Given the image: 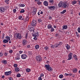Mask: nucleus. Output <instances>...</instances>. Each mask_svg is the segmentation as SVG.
Wrapping results in <instances>:
<instances>
[{
    "instance_id": "nucleus-47",
    "label": "nucleus",
    "mask_w": 80,
    "mask_h": 80,
    "mask_svg": "<svg viewBox=\"0 0 80 80\" xmlns=\"http://www.w3.org/2000/svg\"><path fill=\"white\" fill-rule=\"evenodd\" d=\"M18 66V65L17 64H15L14 65V67H16L17 68V67Z\"/></svg>"
},
{
    "instance_id": "nucleus-62",
    "label": "nucleus",
    "mask_w": 80,
    "mask_h": 80,
    "mask_svg": "<svg viewBox=\"0 0 80 80\" xmlns=\"http://www.w3.org/2000/svg\"><path fill=\"white\" fill-rule=\"evenodd\" d=\"M55 36H56V37H58V33H56V34H55Z\"/></svg>"
},
{
    "instance_id": "nucleus-1",
    "label": "nucleus",
    "mask_w": 80,
    "mask_h": 80,
    "mask_svg": "<svg viewBox=\"0 0 80 80\" xmlns=\"http://www.w3.org/2000/svg\"><path fill=\"white\" fill-rule=\"evenodd\" d=\"M45 67L46 68V70H48L49 72H52V71L53 70L52 68H51V67H50V66L49 65L46 64L45 65Z\"/></svg>"
},
{
    "instance_id": "nucleus-33",
    "label": "nucleus",
    "mask_w": 80,
    "mask_h": 80,
    "mask_svg": "<svg viewBox=\"0 0 80 80\" xmlns=\"http://www.w3.org/2000/svg\"><path fill=\"white\" fill-rule=\"evenodd\" d=\"M59 77L60 78H62L63 77V75L62 74H61L59 75Z\"/></svg>"
},
{
    "instance_id": "nucleus-13",
    "label": "nucleus",
    "mask_w": 80,
    "mask_h": 80,
    "mask_svg": "<svg viewBox=\"0 0 80 80\" xmlns=\"http://www.w3.org/2000/svg\"><path fill=\"white\" fill-rule=\"evenodd\" d=\"M0 10L1 11L0 12H1V13L4 12H5V8L3 7L0 8Z\"/></svg>"
},
{
    "instance_id": "nucleus-3",
    "label": "nucleus",
    "mask_w": 80,
    "mask_h": 80,
    "mask_svg": "<svg viewBox=\"0 0 80 80\" xmlns=\"http://www.w3.org/2000/svg\"><path fill=\"white\" fill-rule=\"evenodd\" d=\"M15 34H15L14 35V37H15V38L16 37L17 38H18L19 39L22 38V36H21V33H18L17 35Z\"/></svg>"
},
{
    "instance_id": "nucleus-22",
    "label": "nucleus",
    "mask_w": 80,
    "mask_h": 80,
    "mask_svg": "<svg viewBox=\"0 0 80 80\" xmlns=\"http://www.w3.org/2000/svg\"><path fill=\"white\" fill-rule=\"evenodd\" d=\"M3 42L4 43H8V41L6 39H4L3 40Z\"/></svg>"
},
{
    "instance_id": "nucleus-28",
    "label": "nucleus",
    "mask_w": 80,
    "mask_h": 80,
    "mask_svg": "<svg viewBox=\"0 0 80 80\" xmlns=\"http://www.w3.org/2000/svg\"><path fill=\"white\" fill-rule=\"evenodd\" d=\"M66 12H67V10H63L62 12H61L60 13H61V14H64V13H65Z\"/></svg>"
},
{
    "instance_id": "nucleus-37",
    "label": "nucleus",
    "mask_w": 80,
    "mask_h": 80,
    "mask_svg": "<svg viewBox=\"0 0 80 80\" xmlns=\"http://www.w3.org/2000/svg\"><path fill=\"white\" fill-rule=\"evenodd\" d=\"M44 49L46 51L48 50V47L47 46H46L44 48Z\"/></svg>"
},
{
    "instance_id": "nucleus-19",
    "label": "nucleus",
    "mask_w": 80,
    "mask_h": 80,
    "mask_svg": "<svg viewBox=\"0 0 80 80\" xmlns=\"http://www.w3.org/2000/svg\"><path fill=\"white\" fill-rule=\"evenodd\" d=\"M22 43L23 45H25L27 43V40H24L22 41Z\"/></svg>"
},
{
    "instance_id": "nucleus-18",
    "label": "nucleus",
    "mask_w": 80,
    "mask_h": 80,
    "mask_svg": "<svg viewBox=\"0 0 80 80\" xmlns=\"http://www.w3.org/2000/svg\"><path fill=\"white\" fill-rule=\"evenodd\" d=\"M73 58H74V59L75 60H76V61L78 60V58H77L76 55H73Z\"/></svg>"
},
{
    "instance_id": "nucleus-17",
    "label": "nucleus",
    "mask_w": 80,
    "mask_h": 80,
    "mask_svg": "<svg viewBox=\"0 0 80 80\" xmlns=\"http://www.w3.org/2000/svg\"><path fill=\"white\" fill-rule=\"evenodd\" d=\"M52 28V26L51 25V24H49L48 25V29H50V28Z\"/></svg>"
},
{
    "instance_id": "nucleus-29",
    "label": "nucleus",
    "mask_w": 80,
    "mask_h": 80,
    "mask_svg": "<svg viewBox=\"0 0 80 80\" xmlns=\"http://www.w3.org/2000/svg\"><path fill=\"white\" fill-rule=\"evenodd\" d=\"M77 3V2L75 0H74L72 2V5H74V4Z\"/></svg>"
},
{
    "instance_id": "nucleus-64",
    "label": "nucleus",
    "mask_w": 80,
    "mask_h": 80,
    "mask_svg": "<svg viewBox=\"0 0 80 80\" xmlns=\"http://www.w3.org/2000/svg\"><path fill=\"white\" fill-rule=\"evenodd\" d=\"M51 47L52 48H54V46L53 45H51Z\"/></svg>"
},
{
    "instance_id": "nucleus-15",
    "label": "nucleus",
    "mask_w": 80,
    "mask_h": 80,
    "mask_svg": "<svg viewBox=\"0 0 80 80\" xmlns=\"http://www.w3.org/2000/svg\"><path fill=\"white\" fill-rule=\"evenodd\" d=\"M62 30H63L67 29V28H68L67 25L64 26H62Z\"/></svg>"
},
{
    "instance_id": "nucleus-10",
    "label": "nucleus",
    "mask_w": 80,
    "mask_h": 80,
    "mask_svg": "<svg viewBox=\"0 0 80 80\" xmlns=\"http://www.w3.org/2000/svg\"><path fill=\"white\" fill-rule=\"evenodd\" d=\"M38 32H35L34 34L32 35L33 37H38L39 36V34H38Z\"/></svg>"
},
{
    "instance_id": "nucleus-53",
    "label": "nucleus",
    "mask_w": 80,
    "mask_h": 80,
    "mask_svg": "<svg viewBox=\"0 0 80 80\" xmlns=\"http://www.w3.org/2000/svg\"><path fill=\"white\" fill-rule=\"evenodd\" d=\"M66 34H67V35H69V34H70V32H67L66 33Z\"/></svg>"
},
{
    "instance_id": "nucleus-55",
    "label": "nucleus",
    "mask_w": 80,
    "mask_h": 80,
    "mask_svg": "<svg viewBox=\"0 0 80 80\" xmlns=\"http://www.w3.org/2000/svg\"><path fill=\"white\" fill-rule=\"evenodd\" d=\"M8 54V53L7 52L4 53V55L5 56H7V55Z\"/></svg>"
},
{
    "instance_id": "nucleus-26",
    "label": "nucleus",
    "mask_w": 80,
    "mask_h": 80,
    "mask_svg": "<svg viewBox=\"0 0 80 80\" xmlns=\"http://www.w3.org/2000/svg\"><path fill=\"white\" fill-rule=\"evenodd\" d=\"M39 45H37L35 46V48H36L37 50H38V48H39Z\"/></svg>"
},
{
    "instance_id": "nucleus-36",
    "label": "nucleus",
    "mask_w": 80,
    "mask_h": 80,
    "mask_svg": "<svg viewBox=\"0 0 80 80\" xmlns=\"http://www.w3.org/2000/svg\"><path fill=\"white\" fill-rule=\"evenodd\" d=\"M26 71L27 72H30V71H31V70L30 69H27Z\"/></svg>"
},
{
    "instance_id": "nucleus-54",
    "label": "nucleus",
    "mask_w": 80,
    "mask_h": 80,
    "mask_svg": "<svg viewBox=\"0 0 80 80\" xmlns=\"http://www.w3.org/2000/svg\"><path fill=\"white\" fill-rule=\"evenodd\" d=\"M50 3H53V0H50Z\"/></svg>"
},
{
    "instance_id": "nucleus-20",
    "label": "nucleus",
    "mask_w": 80,
    "mask_h": 80,
    "mask_svg": "<svg viewBox=\"0 0 80 80\" xmlns=\"http://www.w3.org/2000/svg\"><path fill=\"white\" fill-rule=\"evenodd\" d=\"M6 40H8V42L9 41V40H10V38L9 36H6Z\"/></svg>"
},
{
    "instance_id": "nucleus-45",
    "label": "nucleus",
    "mask_w": 80,
    "mask_h": 80,
    "mask_svg": "<svg viewBox=\"0 0 80 80\" xmlns=\"http://www.w3.org/2000/svg\"><path fill=\"white\" fill-rule=\"evenodd\" d=\"M13 12H14V13H15L16 12H17V10H16V9H13Z\"/></svg>"
},
{
    "instance_id": "nucleus-31",
    "label": "nucleus",
    "mask_w": 80,
    "mask_h": 80,
    "mask_svg": "<svg viewBox=\"0 0 80 80\" xmlns=\"http://www.w3.org/2000/svg\"><path fill=\"white\" fill-rule=\"evenodd\" d=\"M73 72H74V73H75V72H77V69L75 68V69H73Z\"/></svg>"
},
{
    "instance_id": "nucleus-32",
    "label": "nucleus",
    "mask_w": 80,
    "mask_h": 80,
    "mask_svg": "<svg viewBox=\"0 0 80 80\" xmlns=\"http://www.w3.org/2000/svg\"><path fill=\"white\" fill-rule=\"evenodd\" d=\"M9 1H10V0H5V2L7 4H9V2H8Z\"/></svg>"
},
{
    "instance_id": "nucleus-61",
    "label": "nucleus",
    "mask_w": 80,
    "mask_h": 80,
    "mask_svg": "<svg viewBox=\"0 0 80 80\" xmlns=\"http://www.w3.org/2000/svg\"><path fill=\"white\" fill-rule=\"evenodd\" d=\"M19 53H20V54H21V53H23V51H19Z\"/></svg>"
},
{
    "instance_id": "nucleus-60",
    "label": "nucleus",
    "mask_w": 80,
    "mask_h": 80,
    "mask_svg": "<svg viewBox=\"0 0 80 80\" xmlns=\"http://www.w3.org/2000/svg\"><path fill=\"white\" fill-rule=\"evenodd\" d=\"M9 80H13V78H9Z\"/></svg>"
},
{
    "instance_id": "nucleus-52",
    "label": "nucleus",
    "mask_w": 80,
    "mask_h": 80,
    "mask_svg": "<svg viewBox=\"0 0 80 80\" xmlns=\"http://www.w3.org/2000/svg\"><path fill=\"white\" fill-rule=\"evenodd\" d=\"M3 56V53L2 52H0V57H2Z\"/></svg>"
},
{
    "instance_id": "nucleus-41",
    "label": "nucleus",
    "mask_w": 80,
    "mask_h": 80,
    "mask_svg": "<svg viewBox=\"0 0 80 80\" xmlns=\"http://www.w3.org/2000/svg\"><path fill=\"white\" fill-rule=\"evenodd\" d=\"M17 77H21V75L20 74H18L17 75Z\"/></svg>"
},
{
    "instance_id": "nucleus-56",
    "label": "nucleus",
    "mask_w": 80,
    "mask_h": 80,
    "mask_svg": "<svg viewBox=\"0 0 80 80\" xmlns=\"http://www.w3.org/2000/svg\"><path fill=\"white\" fill-rule=\"evenodd\" d=\"M22 16H20L18 18L19 19V20H21V19H22Z\"/></svg>"
},
{
    "instance_id": "nucleus-14",
    "label": "nucleus",
    "mask_w": 80,
    "mask_h": 80,
    "mask_svg": "<svg viewBox=\"0 0 80 80\" xmlns=\"http://www.w3.org/2000/svg\"><path fill=\"white\" fill-rule=\"evenodd\" d=\"M12 73V71H9V72H6L5 73V74H6V75H9L10 74V73Z\"/></svg>"
},
{
    "instance_id": "nucleus-59",
    "label": "nucleus",
    "mask_w": 80,
    "mask_h": 80,
    "mask_svg": "<svg viewBox=\"0 0 80 80\" xmlns=\"http://www.w3.org/2000/svg\"><path fill=\"white\" fill-rule=\"evenodd\" d=\"M52 17L49 16V20H51L52 19Z\"/></svg>"
},
{
    "instance_id": "nucleus-50",
    "label": "nucleus",
    "mask_w": 80,
    "mask_h": 80,
    "mask_svg": "<svg viewBox=\"0 0 80 80\" xmlns=\"http://www.w3.org/2000/svg\"><path fill=\"white\" fill-rule=\"evenodd\" d=\"M9 52L10 53H12V52H13V51L12 50H10L9 51Z\"/></svg>"
},
{
    "instance_id": "nucleus-38",
    "label": "nucleus",
    "mask_w": 80,
    "mask_h": 80,
    "mask_svg": "<svg viewBox=\"0 0 80 80\" xmlns=\"http://www.w3.org/2000/svg\"><path fill=\"white\" fill-rule=\"evenodd\" d=\"M7 61L6 60H4L3 62V63H4V64H7Z\"/></svg>"
},
{
    "instance_id": "nucleus-12",
    "label": "nucleus",
    "mask_w": 80,
    "mask_h": 80,
    "mask_svg": "<svg viewBox=\"0 0 80 80\" xmlns=\"http://www.w3.org/2000/svg\"><path fill=\"white\" fill-rule=\"evenodd\" d=\"M63 2L60 1L58 4V7H62V6L63 5Z\"/></svg>"
},
{
    "instance_id": "nucleus-16",
    "label": "nucleus",
    "mask_w": 80,
    "mask_h": 80,
    "mask_svg": "<svg viewBox=\"0 0 80 80\" xmlns=\"http://www.w3.org/2000/svg\"><path fill=\"white\" fill-rule=\"evenodd\" d=\"M43 4L44 5H45V6H47L48 5V2H47V1H44L43 2Z\"/></svg>"
},
{
    "instance_id": "nucleus-48",
    "label": "nucleus",
    "mask_w": 80,
    "mask_h": 80,
    "mask_svg": "<svg viewBox=\"0 0 80 80\" xmlns=\"http://www.w3.org/2000/svg\"><path fill=\"white\" fill-rule=\"evenodd\" d=\"M28 53L29 55H32V52H30L28 51Z\"/></svg>"
},
{
    "instance_id": "nucleus-2",
    "label": "nucleus",
    "mask_w": 80,
    "mask_h": 80,
    "mask_svg": "<svg viewBox=\"0 0 80 80\" xmlns=\"http://www.w3.org/2000/svg\"><path fill=\"white\" fill-rule=\"evenodd\" d=\"M28 30L31 32V33H33L34 32L35 29L33 27H31V25H30L28 26Z\"/></svg>"
},
{
    "instance_id": "nucleus-11",
    "label": "nucleus",
    "mask_w": 80,
    "mask_h": 80,
    "mask_svg": "<svg viewBox=\"0 0 80 80\" xmlns=\"http://www.w3.org/2000/svg\"><path fill=\"white\" fill-rule=\"evenodd\" d=\"M21 57L22 59H26L27 57V56L26 54H22V55Z\"/></svg>"
},
{
    "instance_id": "nucleus-42",
    "label": "nucleus",
    "mask_w": 80,
    "mask_h": 80,
    "mask_svg": "<svg viewBox=\"0 0 80 80\" xmlns=\"http://www.w3.org/2000/svg\"><path fill=\"white\" fill-rule=\"evenodd\" d=\"M37 4H38V5H41V4H42V2H38Z\"/></svg>"
},
{
    "instance_id": "nucleus-27",
    "label": "nucleus",
    "mask_w": 80,
    "mask_h": 80,
    "mask_svg": "<svg viewBox=\"0 0 80 80\" xmlns=\"http://www.w3.org/2000/svg\"><path fill=\"white\" fill-rule=\"evenodd\" d=\"M25 21H28L29 20V18H28V16H27L25 18Z\"/></svg>"
},
{
    "instance_id": "nucleus-34",
    "label": "nucleus",
    "mask_w": 80,
    "mask_h": 80,
    "mask_svg": "<svg viewBox=\"0 0 80 80\" xmlns=\"http://www.w3.org/2000/svg\"><path fill=\"white\" fill-rule=\"evenodd\" d=\"M76 36L78 37V38H79L80 37V35H79V34H78V32H76Z\"/></svg>"
},
{
    "instance_id": "nucleus-8",
    "label": "nucleus",
    "mask_w": 80,
    "mask_h": 80,
    "mask_svg": "<svg viewBox=\"0 0 80 80\" xmlns=\"http://www.w3.org/2000/svg\"><path fill=\"white\" fill-rule=\"evenodd\" d=\"M36 59L37 61H39V62H41V61H42V58L40 56H37L36 57Z\"/></svg>"
},
{
    "instance_id": "nucleus-43",
    "label": "nucleus",
    "mask_w": 80,
    "mask_h": 80,
    "mask_svg": "<svg viewBox=\"0 0 80 80\" xmlns=\"http://www.w3.org/2000/svg\"><path fill=\"white\" fill-rule=\"evenodd\" d=\"M4 37H5V34L3 33L2 34V38H4Z\"/></svg>"
},
{
    "instance_id": "nucleus-21",
    "label": "nucleus",
    "mask_w": 80,
    "mask_h": 80,
    "mask_svg": "<svg viewBox=\"0 0 80 80\" xmlns=\"http://www.w3.org/2000/svg\"><path fill=\"white\" fill-rule=\"evenodd\" d=\"M15 71L17 72H18L20 71V69L18 67H16L15 68Z\"/></svg>"
},
{
    "instance_id": "nucleus-24",
    "label": "nucleus",
    "mask_w": 80,
    "mask_h": 80,
    "mask_svg": "<svg viewBox=\"0 0 80 80\" xmlns=\"http://www.w3.org/2000/svg\"><path fill=\"white\" fill-rule=\"evenodd\" d=\"M17 57H18L17 58V60H20V54H17Z\"/></svg>"
},
{
    "instance_id": "nucleus-5",
    "label": "nucleus",
    "mask_w": 80,
    "mask_h": 80,
    "mask_svg": "<svg viewBox=\"0 0 80 80\" xmlns=\"http://www.w3.org/2000/svg\"><path fill=\"white\" fill-rule=\"evenodd\" d=\"M72 55H73V54L72 52H70L69 54L68 55V60H70L72 58Z\"/></svg>"
},
{
    "instance_id": "nucleus-23",
    "label": "nucleus",
    "mask_w": 80,
    "mask_h": 80,
    "mask_svg": "<svg viewBox=\"0 0 80 80\" xmlns=\"http://www.w3.org/2000/svg\"><path fill=\"white\" fill-rule=\"evenodd\" d=\"M66 48L67 50H68L69 48H70V46L69 45H68V44H67Z\"/></svg>"
},
{
    "instance_id": "nucleus-35",
    "label": "nucleus",
    "mask_w": 80,
    "mask_h": 80,
    "mask_svg": "<svg viewBox=\"0 0 80 80\" xmlns=\"http://www.w3.org/2000/svg\"><path fill=\"white\" fill-rule=\"evenodd\" d=\"M58 45H58V44H55L54 45V47L56 48H57V47H58Z\"/></svg>"
},
{
    "instance_id": "nucleus-49",
    "label": "nucleus",
    "mask_w": 80,
    "mask_h": 80,
    "mask_svg": "<svg viewBox=\"0 0 80 80\" xmlns=\"http://www.w3.org/2000/svg\"><path fill=\"white\" fill-rule=\"evenodd\" d=\"M38 80H42V79L41 77H39L38 78Z\"/></svg>"
},
{
    "instance_id": "nucleus-57",
    "label": "nucleus",
    "mask_w": 80,
    "mask_h": 80,
    "mask_svg": "<svg viewBox=\"0 0 80 80\" xmlns=\"http://www.w3.org/2000/svg\"><path fill=\"white\" fill-rule=\"evenodd\" d=\"M33 39L34 40H37V38L36 37L34 38Z\"/></svg>"
},
{
    "instance_id": "nucleus-58",
    "label": "nucleus",
    "mask_w": 80,
    "mask_h": 80,
    "mask_svg": "<svg viewBox=\"0 0 80 80\" xmlns=\"http://www.w3.org/2000/svg\"><path fill=\"white\" fill-rule=\"evenodd\" d=\"M65 75H66V76H69V74H67V73H65Z\"/></svg>"
},
{
    "instance_id": "nucleus-6",
    "label": "nucleus",
    "mask_w": 80,
    "mask_h": 80,
    "mask_svg": "<svg viewBox=\"0 0 80 80\" xmlns=\"http://www.w3.org/2000/svg\"><path fill=\"white\" fill-rule=\"evenodd\" d=\"M37 8H33V11L32 12V15H34L36 14L37 12Z\"/></svg>"
},
{
    "instance_id": "nucleus-30",
    "label": "nucleus",
    "mask_w": 80,
    "mask_h": 80,
    "mask_svg": "<svg viewBox=\"0 0 80 80\" xmlns=\"http://www.w3.org/2000/svg\"><path fill=\"white\" fill-rule=\"evenodd\" d=\"M38 22L39 23H42V20L40 18H39L38 19Z\"/></svg>"
},
{
    "instance_id": "nucleus-51",
    "label": "nucleus",
    "mask_w": 80,
    "mask_h": 80,
    "mask_svg": "<svg viewBox=\"0 0 80 80\" xmlns=\"http://www.w3.org/2000/svg\"><path fill=\"white\" fill-rule=\"evenodd\" d=\"M58 44L59 45H62V42H60L59 44L58 43Z\"/></svg>"
},
{
    "instance_id": "nucleus-63",
    "label": "nucleus",
    "mask_w": 80,
    "mask_h": 80,
    "mask_svg": "<svg viewBox=\"0 0 80 80\" xmlns=\"http://www.w3.org/2000/svg\"><path fill=\"white\" fill-rule=\"evenodd\" d=\"M2 78H5V76L4 75H3L2 76Z\"/></svg>"
},
{
    "instance_id": "nucleus-44",
    "label": "nucleus",
    "mask_w": 80,
    "mask_h": 80,
    "mask_svg": "<svg viewBox=\"0 0 80 80\" xmlns=\"http://www.w3.org/2000/svg\"><path fill=\"white\" fill-rule=\"evenodd\" d=\"M78 32L79 33H80V27L78 28Z\"/></svg>"
},
{
    "instance_id": "nucleus-25",
    "label": "nucleus",
    "mask_w": 80,
    "mask_h": 80,
    "mask_svg": "<svg viewBox=\"0 0 80 80\" xmlns=\"http://www.w3.org/2000/svg\"><path fill=\"white\" fill-rule=\"evenodd\" d=\"M19 7H25V5L20 4L19 5Z\"/></svg>"
},
{
    "instance_id": "nucleus-7",
    "label": "nucleus",
    "mask_w": 80,
    "mask_h": 80,
    "mask_svg": "<svg viewBox=\"0 0 80 80\" xmlns=\"http://www.w3.org/2000/svg\"><path fill=\"white\" fill-rule=\"evenodd\" d=\"M48 9H50V10H52L53 11L55 9V7L54 6H51L48 7Z\"/></svg>"
},
{
    "instance_id": "nucleus-39",
    "label": "nucleus",
    "mask_w": 80,
    "mask_h": 80,
    "mask_svg": "<svg viewBox=\"0 0 80 80\" xmlns=\"http://www.w3.org/2000/svg\"><path fill=\"white\" fill-rule=\"evenodd\" d=\"M25 12V10H23V9H22L21 11H20V13H24Z\"/></svg>"
},
{
    "instance_id": "nucleus-4",
    "label": "nucleus",
    "mask_w": 80,
    "mask_h": 80,
    "mask_svg": "<svg viewBox=\"0 0 80 80\" xmlns=\"http://www.w3.org/2000/svg\"><path fill=\"white\" fill-rule=\"evenodd\" d=\"M37 25V21L36 20H33L32 22L31 23V26L32 25V27H35V26H36Z\"/></svg>"
},
{
    "instance_id": "nucleus-9",
    "label": "nucleus",
    "mask_w": 80,
    "mask_h": 80,
    "mask_svg": "<svg viewBox=\"0 0 80 80\" xmlns=\"http://www.w3.org/2000/svg\"><path fill=\"white\" fill-rule=\"evenodd\" d=\"M62 7L63 8H67L68 7V6L67 5V2H64L62 4Z\"/></svg>"
},
{
    "instance_id": "nucleus-46",
    "label": "nucleus",
    "mask_w": 80,
    "mask_h": 80,
    "mask_svg": "<svg viewBox=\"0 0 80 80\" xmlns=\"http://www.w3.org/2000/svg\"><path fill=\"white\" fill-rule=\"evenodd\" d=\"M44 76V74L43 73H42L40 75V77L42 78V77H43Z\"/></svg>"
},
{
    "instance_id": "nucleus-40",
    "label": "nucleus",
    "mask_w": 80,
    "mask_h": 80,
    "mask_svg": "<svg viewBox=\"0 0 80 80\" xmlns=\"http://www.w3.org/2000/svg\"><path fill=\"white\" fill-rule=\"evenodd\" d=\"M55 30V29H54V28H52L51 29V31L52 32H53V31H54Z\"/></svg>"
}]
</instances>
